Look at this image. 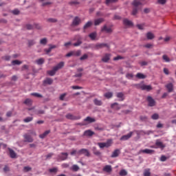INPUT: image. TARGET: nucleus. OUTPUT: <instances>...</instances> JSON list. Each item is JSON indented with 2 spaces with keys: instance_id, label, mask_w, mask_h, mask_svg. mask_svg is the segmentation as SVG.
Segmentation results:
<instances>
[{
  "instance_id": "nucleus-1",
  "label": "nucleus",
  "mask_w": 176,
  "mask_h": 176,
  "mask_svg": "<svg viewBox=\"0 0 176 176\" xmlns=\"http://www.w3.org/2000/svg\"><path fill=\"white\" fill-rule=\"evenodd\" d=\"M142 1L144 0H134L132 3L133 7L132 10V16H135L137 13H138V10L140 9V6L142 5Z\"/></svg>"
},
{
  "instance_id": "nucleus-2",
  "label": "nucleus",
  "mask_w": 176,
  "mask_h": 176,
  "mask_svg": "<svg viewBox=\"0 0 176 176\" xmlns=\"http://www.w3.org/2000/svg\"><path fill=\"white\" fill-rule=\"evenodd\" d=\"M65 64V63L64 62H60L58 65L54 67L52 70L47 72L48 75H50V76H54L56 75V72H57L58 69H61V68L64 67Z\"/></svg>"
},
{
  "instance_id": "nucleus-3",
  "label": "nucleus",
  "mask_w": 176,
  "mask_h": 176,
  "mask_svg": "<svg viewBox=\"0 0 176 176\" xmlns=\"http://www.w3.org/2000/svg\"><path fill=\"white\" fill-rule=\"evenodd\" d=\"M31 135L36 136V132H35L34 131H30L29 133L24 134V142H34V138H32V136Z\"/></svg>"
},
{
  "instance_id": "nucleus-4",
  "label": "nucleus",
  "mask_w": 176,
  "mask_h": 176,
  "mask_svg": "<svg viewBox=\"0 0 176 176\" xmlns=\"http://www.w3.org/2000/svg\"><path fill=\"white\" fill-rule=\"evenodd\" d=\"M98 145L100 149H102V148H109L112 145V140H108L106 142H98Z\"/></svg>"
},
{
  "instance_id": "nucleus-5",
  "label": "nucleus",
  "mask_w": 176,
  "mask_h": 176,
  "mask_svg": "<svg viewBox=\"0 0 176 176\" xmlns=\"http://www.w3.org/2000/svg\"><path fill=\"white\" fill-rule=\"evenodd\" d=\"M67 159H68V153H61L58 155L57 160L58 162H63L67 160Z\"/></svg>"
},
{
  "instance_id": "nucleus-6",
  "label": "nucleus",
  "mask_w": 176,
  "mask_h": 176,
  "mask_svg": "<svg viewBox=\"0 0 176 176\" xmlns=\"http://www.w3.org/2000/svg\"><path fill=\"white\" fill-rule=\"evenodd\" d=\"M138 89H140L141 90H146V91H151V90H152V86L139 84L138 85Z\"/></svg>"
},
{
  "instance_id": "nucleus-7",
  "label": "nucleus",
  "mask_w": 176,
  "mask_h": 176,
  "mask_svg": "<svg viewBox=\"0 0 176 176\" xmlns=\"http://www.w3.org/2000/svg\"><path fill=\"white\" fill-rule=\"evenodd\" d=\"M77 153L78 155H85V156H87V157L90 156V153L89 152V150L86 148L79 150Z\"/></svg>"
},
{
  "instance_id": "nucleus-8",
  "label": "nucleus",
  "mask_w": 176,
  "mask_h": 176,
  "mask_svg": "<svg viewBox=\"0 0 176 176\" xmlns=\"http://www.w3.org/2000/svg\"><path fill=\"white\" fill-rule=\"evenodd\" d=\"M146 100L148 102V107H155L156 105V101L151 96H147Z\"/></svg>"
},
{
  "instance_id": "nucleus-9",
  "label": "nucleus",
  "mask_w": 176,
  "mask_h": 176,
  "mask_svg": "<svg viewBox=\"0 0 176 176\" xmlns=\"http://www.w3.org/2000/svg\"><path fill=\"white\" fill-rule=\"evenodd\" d=\"M80 23H82V20L80 19V18H79V16H76L72 21V25H74V27H76L78 25H79V24H80Z\"/></svg>"
},
{
  "instance_id": "nucleus-10",
  "label": "nucleus",
  "mask_w": 176,
  "mask_h": 176,
  "mask_svg": "<svg viewBox=\"0 0 176 176\" xmlns=\"http://www.w3.org/2000/svg\"><path fill=\"white\" fill-rule=\"evenodd\" d=\"M140 153H146L147 155H152L153 153H155V151L154 150H151L148 148H146L144 150H140L139 151V154Z\"/></svg>"
},
{
  "instance_id": "nucleus-11",
  "label": "nucleus",
  "mask_w": 176,
  "mask_h": 176,
  "mask_svg": "<svg viewBox=\"0 0 176 176\" xmlns=\"http://www.w3.org/2000/svg\"><path fill=\"white\" fill-rule=\"evenodd\" d=\"M111 60V54H104L102 58V63H108Z\"/></svg>"
},
{
  "instance_id": "nucleus-12",
  "label": "nucleus",
  "mask_w": 176,
  "mask_h": 176,
  "mask_svg": "<svg viewBox=\"0 0 176 176\" xmlns=\"http://www.w3.org/2000/svg\"><path fill=\"white\" fill-rule=\"evenodd\" d=\"M133 135V132H130L127 135H124L120 138V141H127L129 138H131Z\"/></svg>"
},
{
  "instance_id": "nucleus-13",
  "label": "nucleus",
  "mask_w": 176,
  "mask_h": 176,
  "mask_svg": "<svg viewBox=\"0 0 176 176\" xmlns=\"http://www.w3.org/2000/svg\"><path fill=\"white\" fill-rule=\"evenodd\" d=\"M123 24L124 25H126V27H133V23L131 21L129 20L128 19H124L123 20Z\"/></svg>"
},
{
  "instance_id": "nucleus-14",
  "label": "nucleus",
  "mask_w": 176,
  "mask_h": 176,
  "mask_svg": "<svg viewBox=\"0 0 176 176\" xmlns=\"http://www.w3.org/2000/svg\"><path fill=\"white\" fill-rule=\"evenodd\" d=\"M165 87L167 89L168 93H172L174 90V85L171 82L168 83Z\"/></svg>"
},
{
  "instance_id": "nucleus-15",
  "label": "nucleus",
  "mask_w": 176,
  "mask_h": 176,
  "mask_svg": "<svg viewBox=\"0 0 176 176\" xmlns=\"http://www.w3.org/2000/svg\"><path fill=\"white\" fill-rule=\"evenodd\" d=\"M95 47L96 50H98V49H102L104 47H109V46L107 43H98L96 45Z\"/></svg>"
},
{
  "instance_id": "nucleus-16",
  "label": "nucleus",
  "mask_w": 176,
  "mask_h": 176,
  "mask_svg": "<svg viewBox=\"0 0 176 176\" xmlns=\"http://www.w3.org/2000/svg\"><path fill=\"white\" fill-rule=\"evenodd\" d=\"M102 32H107V34H111L112 32V29L111 28L107 27L106 25L103 26V28L101 29Z\"/></svg>"
},
{
  "instance_id": "nucleus-17",
  "label": "nucleus",
  "mask_w": 176,
  "mask_h": 176,
  "mask_svg": "<svg viewBox=\"0 0 176 176\" xmlns=\"http://www.w3.org/2000/svg\"><path fill=\"white\" fill-rule=\"evenodd\" d=\"M66 118L70 120H78V119H80L78 117H76L71 113L66 115Z\"/></svg>"
},
{
  "instance_id": "nucleus-18",
  "label": "nucleus",
  "mask_w": 176,
  "mask_h": 176,
  "mask_svg": "<svg viewBox=\"0 0 176 176\" xmlns=\"http://www.w3.org/2000/svg\"><path fill=\"white\" fill-rule=\"evenodd\" d=\"M155 145H156V146H157L158 148H160L161 149H164V148H166V145H164L163 144V142H162L159 140L156 141Z\"/></svg>"
},
{
  "instance_id": "nucleus-19",
  "label": "nucleus",
  "mask_w": 176,
  "mask_h": 176,
  "mask_svg": "<svg viewBox=\"0 0 176 176\" xmlns=\"http://www.w3.org/2000/svg\"><path fill=\"white\" fill-rule=\"evenodd\" d=\"M84 135L86 137H91L92 135H94V132L91 130H87L84 132Z\"/></svg>"
},
{
  "instance_id": "nucleus-20",
  "label": "nucleus",
  "mask_w": 176,
  "mask_h": 176,
  "mask_svg": "<svg viewBox=\"0 0 176 176\" xmlns=\"http://www.w3.org/2000/svg\"><path fill=\"white\" fill-rule=\"evenodd\" d=\"M103 171L105 173H111L112 171V166L111 165H106L103 168Z\"/></svg>"
},
{
  "instance_id": "nucleus-21",
  "label": "nucleus",
  "mask_w": 176,
  "mask_h": 176,
  "mask_svg": "<svg viewBox=\"0 0 176 176\" xmlns=\"http://www.w3.org/2000/svg\"><path fill=\"white\" fill-rule=\"evenodd\" d=\"M53 83V79L50 78H47L45 80H43V85H52Z\"/></svg>"
},
{
  "instance_id": "nucleus-22",
  "label": "nucleus",
  "mask_w": 176,
  "mask_h": 176,
  "mask_svg": "<svg viewBox=\"0 0 176 176\" xmlns=\"http://www.w3.org/2000/svg\"><path fill=\"white\" fill-rule=\"evenodd\" d=\"M84 122H87V123H94V122H96V119L88 116L84 120Z\"/></svg>"
},
{
  "instance_id": "nucleus-23",
  "label": "nucleus",
  "mask_w": 176,
  "mask_h": 176,
  "mask_svg": "<svg viewBox=\"0 0 176 176\" xmlns=\"http://www.w3.org/2000/svg\"><path fill=\"white\" fill-rule=\"evenodd\" d=\"M119 155H120V150H119V149H116V150L113 152V153H112L111 157H118V156H119Z\"/></svg>"
},
{
  "instance_id": "nucleus-24",
  "label": "nucleus",
  "mask_w": 176,
  "mask_h": 176,
  "mask_svg": "<svg viewBox=\"0 0 176 176\" xmlns=\"http://www.w3.org/2000/svg\"><path fill=\"white\" fill-rule=\"evenodd\" d=\"M117 98H120L119 101H124V94L122 92L117 93Z\"/></svg>"
},
{
  "instance_id": "nucleus-25",
  "label": "nucleus",
  "mask_w": 176,
  "mask_h": 176,
  "mask_svg": "<svg viewBox=\"0 0 176 176\" xmlns=\"http://www.w3.org/2000/svg\"><path fill=\"white\" fill-rule=\"evenodd\" d=\"M92 151H93L94 155H95L96 156H101V152L97 150L96 147H93Z\"/></svg>"
},
{
  "instance_id": "nucleus-26",
  "label": "nucleus",
  "mask_w": 176,
  "mask_h": 176,
  "mask_svg": "<svg viewBox=\"0 0 176 176\" xmlns=\"http://www.w3.org/2000/svg\"><path fill=\"white\" fill-rule=\"evenodd\" d=\"M23 104H25V105L30 107V105H32V100H31L30 98H27L23 102Z\"/></svg>"
},
{
  "instance_id": "nucleus-27",
  "label": "nucleus",
  "mask_w": 176,
  "mask_h": 176,
  "mask_svg": "<svg viewBox=\"0 0 176 176\" xmlns=\"http://www.w3.org/2000/svg\"><path fill=\"white\" fill-rule=\"evenodd\" d=\"M103 21H104V19L102 18L96 19L94 21V25H100V24H101V23H103Z\"/></svg>"
},
{
  "instance_id": "nucleus-28",
  "label": "nucleus",
  "mask_w": 176,
  "mask_h": 176,
  "mask_svg": "<svg viewBox=\"0 0 176 176\" xmlns=\"http://www.w3.org/2000/svg\"><path fill=\"white\" fill-rule=\"evenodd\" d=\"M146 38H147V39L152 40L155 38V34H153V33H152L151 32H148L146 34Z\"/></svg>"
},
{
  "instance_id": "nucleus-29",
  "label": "nucleus",
  "mask_w": 176,
  "mask_h": 176,
  "mask_svg": "<svg viewBox=\"0 0 176 176\" xmlns=\"http://www.w3.org/2000/svg\"><path fill=\"white\" fill-rule=\"evenodd\" d=\"M89 38L92 40V41H95L96 38H97V32H94L91 34H89Z\"/></svg>"
},
{
  "instance_id": "nucleus-30",
  "label": "nucleus",
  "mask_w": 176,
  "mask_h": 176,
  "mask_svg": "<svg viewBox=\"0 0 176 176\" xmlns=\"http://www.w3.org/2000/svg\"><path fill=\"white\" fill-rule=\"evenodd\" d=\"M136 78H138V79H145L146 78V76L142 73H138L136 74Z\"/></svg>"
},
{
  "instance_id": "nucleus-31",
  "label": "nucleus",
  "mask_w": 176,
  "mask_h": 176,
  "mask_svg": "<svg viewBox=\"0 0 176 176\" xmlns=\"http://www.w3.org/2000/svg\"><path fill=\"white\" fill-rule=\"evenodd\" d=\"M9 152H10V156L12 157V159H14L16 157V155L14 151H13L12 148H9Z\"/></svg>"
},
{
  "instance_id": "nucleus-32",
  "label": "nucleus",
  "mask_w": 176,
  "mask_h": 176,
  "mask_svg": "<svg viewBox=\"0 0 176 176\" xmlns=\"http://www.w3.org/2000/svg\"><path fill=\"white\" fill-rule=\"evenodd\" d=\"M94 103L95 104V105H97L98 107H101V105H102V101L98 99H94Z\"/></svg>"
},
{
  "instance_id": "nucleus-33",
  "label": "nucleus",
  "mask_w": 176,
  "mask_h": 176,
  "mask_svg": "<svg viewBox=\"0 0 176 176\" xmlns=\"http://www.w3.org/2000/svg\"><path fill=\"white\" fill-rule=\"evenodd\" d=\"M91 25H93V22L91 21H89L87 22V23H85V25L83 27V29L87 30V28H90Z\"/></svg>"
},
{
  "instance_id": "nucleus-34",
  "label": "nucleus",
  "mask_w": 176,
  "mask_h": 176,
  "mask_svg": "<svg viewBox=\"0 0 176 176\" xmlns=\"http://www.w3.org/2000/svg\"><path fill=\"white\" fill-rule=\"evenodd\" d=\"M48 134H50V130H47L45 131L43 133L39 135V137L42 139L45 138V137H46V135H47Z\"/></svg>"
},
{
  "instance_id": "nucleus-35",
  "label": "nucleus",
  "mask_w": 176,
  "mask_h": 176,
  "mask_svg": "<svg viewBox=\"0 0 176 176\" xmlns=\"http://www.w3.org/2000/svg\"><path fill=\"white\" fill-rule=\"evenodd\" d=\"M40 45H43V46L47 45V38H44L40 40Z\"/></svg>"
},
{
  "instance_id": "nucleus-36",
  "label": "nucleus",
  "mask_w": 176,
  "mask_h": 176,
  "mask_svg": "<svg viewBox=\"0 0 176 176\" xmlns=\"http://www.w3.org/2000/svg\"><path fill=\"white\" fill-rule=\"evenodd\" d=\"M162 60H164L165 63H170V58L166 54L162 56Z\"/></svg>"
},
{
  "instance_id": "nucleus-37",
  "label": "nucleus",
  "mask_w": 176,
  "mask_h": 176,
  "mask_svg": "<svg viewBox=\"0 0 176 176\" xmlns=\"http://www.w3.org/2000/svg\"><path fill=\"white\" fill-rule=\"evenodd\" d=\"M36 64H38V65H42V64H43V63H45V59L43 58H41L38 60H36Z\"/></svg>"
},
{
  "instance_id": "nucleus-38",
  "label": "nucleus",
  "mask_w": 176,
  "mask_h": 176,
  "mask_svg": "<svg viewBox=\"0 0 176 176\" xmlns=\"http://www.w3.org/2000/svg\"><path fill=\"white\" fill-rule=\"evenodd\" d=\"M81 43H82V41L80 40V37L78 36V39L77 42L74 43L73 44V46H75V47L80 46Z\"/></svg>"
},
{
  "instance_id": "nucleus-39",
  "label": "nucleus",
  "mask_w": 176,
  "mask_h": 176,
  "mask_svg": "<svg viewBox=\"0 0 176 176\" xmlns=\"http://www.w3.org/2000/svg\"><path fill=\"white\" fill-rule=\"evenodd\" d=\"M21 64H23V62L19 60H14L12 61V65H20Z\"/></svg>"
},
{
  "instance_id": "nucleus-40",
  "label": "nucleus",
  "mask_w": 176,
  "mask_h": 176,
  "mask_svg": "<svg viewBox=\"0 0 176 176\" xmlns=\"http://www.w3.org/2000/svg\"><path fill=\"white\" fill-rule=\"evenodd\" d=\"M30 96H33L34 97H36L37 98H42L43 97V96L38 93H32L30 94Z\"/></svg>"
},
{
  "instance_id": "nucleus-41",
  "label": "nucleus",
  "mask_w": 176,
  "mask_h": 176,
  "mask_svg": "<svg viewBox=\"0 0 176 176\" xmlns=\"http://www.w3.org/2000/svg\"><path fill=\"white\" fill-rule=\"evenodd\" d=\"M144 176H151V169L146 168L144 170Z\"/></svg>"
},
{
  "instance_id": "nucleus-42",
  "label": "nucleus",
  "mask_w": 176,
  "mask_h": 176,
  "mask_svg": "<svg viewBox=\"0 0 176 176\" xmlns=\"http://www.w3.org/2000/svg\"><path fill=\"white\" fill-rule=\"evenodd\" d=\"M33 119H34V118H32V117H27L26 118H25L23 120V122L25 123H30V122H32Z\"/></svg>"
},
{
  "instance_id": "nucleus-43",
  "label": "nucleus",
  "mask_w": 176,
  "mask_h": 176,
  "mask_svg": "<svg viewBox=\"0 0 176 176\" xmlns=\"http://www.w3.org/2000/svg\"><path fill=\"white\" fill-rule=\"evenodd\" d=\"M113 96V94L112 92H107L104 94V97L106 98H112Z\"/></svg>"
},
{
  "instance_id": "nucleus-44",
  "label": "nucleus",
  "mask_w": 176,
  "mask_h": 176,
  "mask_svg": "<svg viewBox=\"0 0 176 176\" xmlns=\"http://www.w3.org/2000/svg\"><path fill=\"white\" fill-rule=\"evenodd\" d=\"M79 168H80L79 166L76 164L73 165L72 167V170L75 172L79 171Z\"/></svg>"
},
{
  "instance_id": "nucleus-45",
  "label": "nucleus",
  "mask_w": 176,
  "mask_h": 176,
  "mask_svg": "<svg viewBox=\"0 0 176 176\" xmlns=\"http://www.w3.org/2000/svg\"><path fill=\"white\" fill-rule=\"evenodd\" d=\"M120 175L121 176H126L127 175V171L124 169H122L120 171Z\"/></svg>"
},
{
  "instance_id": "nucleus-46",
  "label": "nucleus",
  "mask_w": 176,
  "mask_h": 176,
  "mask_svg": "<svg viewBox=\"0 0 176 176\" xmlns=\"http://www.w3.org/2000/svg\"><path fill=\"white\" fill-rule=\"evenodd\" d=\"M87 58H89V55H87V54H84L83 56H82L80 58V60L81 61H83V60H87Z\"/></svg>"
},
{
  "instance_id": "nucleus-47",
  "label": "nucleus",
  "mask_w": 176,
  "mask_h": 176,
  "mask_svg": "<svg viewBox=\"0 0 176 176\" xmlns=\"http://www.w3.org/2000/svg\"><path fill=\"white\" fill-rule=\"evenodd\" d=\"M151 119H153V120H157V119H159V114H157V113H154V114L151 116Z\"/></svg>"
},
{
  "instance_id": "nucleus-48",
  "label": "nucleus",
  "mask_w": 176,
  "mask_h": 176,
  "mask_svg": "<svg viewBox=\"0 0 176 176\" xmlns=\"http://www.w3.org/2000/svg\"><path fill=\"white\" fill-rule=\"evenodd\" d=\"M47 21L48 23H57V19H53V18H50V19H47Z\"/></svg>"
},
{
  "instance_id": "nucleus-49",
  "label": "nucleus",
  "mask_w": 176,
  "mask_h": 176,
  "mask_svg": "<svg viewBox=\"0 0 176 176\" xmlns=\"http://www.w3.org/2000/svg\"><path fill=\"white\" fill-rule=\"evenodd\" d=\"M118 2V0H106V5H109V3H115Z\"/></svg>"
},
{
  "instance_id": "nucleus-50",
  "label": "nucleus",
  "mask_w": 176,
  "mask_h": 176,
  "mask_svg": "<svg viewBox=\"0 0 176 176\" xmlns=\"http://www.w3.org/2000/svg\"><path fill=\"white\" fill-rule=\"evenodd\" d=\"M69 5H71L72 6H74V5H79V2L76 0H74V1H70L69 3Z\"/></svg>"
},
{
  "instance_id": "nucleus-51",
  "label": "nucleus",
  "mask_w": 176,
  "mask_h": 176,
  "mask_svg": "<svg viewBox=\"0 0 176 176\" xmlns=\"http://www.w3.org/2000/svg\"><path fill=\"white\" fill-rule=\"evenodd\" d=\"M28 46H34L35 45V41L34 40H28Z\"/></svg>"
},
{
  "instance_id": "nucleus-52",
  "label": "nucleus",
  "mask_w": 176,
  "mask_h": 176,
  "mask_svg": "<svg viewBox=\"0 0 176 176\" xmlns=\"http://www.w3.org/2000/svg\"><path fill=\"white\" fill-rule=\"evenodd\" d=\"M50 173H57V171H58V168H50L49 170Z\"/></svg>"
},
{
  "instance_id": "nucleus-53",
  "label": "nucleus",
  "mask_w": 176,
  "mask_h": 176,
  "mask_svg": "<svg viewBox=\"0 0 176 176\" xmlns=\"http://www.w3.org/2000/svg\"><path fill=\"white\" fill-rule=\"evenodd\" d=\"M65 96H67V94H63L60 96L59 97V100H60V101H64V98H65Z\"/></svg>"
},
{
  "instance_id": "nucleus-54",
  "label": "nucleus",
  "mask_w": 176,
  "mask_h": 176,
  "mask_svg": "<svg viewBox=\"0 0 176 176\" xmlns=\"http://www.w3.org/2000/svg\"><path fill=\"white\" fill-rule=\"evenodd\" d=\"M72 89H73L74 90H80L83 89V87L79 86H72Z\"/></svg>"
},
{
  "instance_id": "nucleus-55",
  "label": "nucleus",
  "mask_w": 176,
  "mask_h": 176,
  "mask_svg": "<svg viewBox=\"0 0 176 176\" xmlns=\"http://www.w3.org/2000/svg\"><path fill=\"white\" fill-rule=\"evenodd\" d=\"M144 47H146V49H151V47H153V45L148 43L144 45Z\"/></svg>"
},
{
  "instance_id": "nucleus-56",
  "label": "nucleus",
  "mask_w": 176,
  "mask_h": 176,
  "mask_svg": "<svg viewBox=\"0 0 176 176\" xmlns=\"http://www.w3.org/2000/svg\"><path fill=\"white\" fill-rule=\"evenodd\" d=\"M115 106H117L116 107V109H120V107L118 106V103L117 102L112 104H111V108H115Z\"/></svg>"
},
{
  "instance_id": "nucleus-57",
  "label": "nucleus",
  "mask_w": 176,
  "mask_h": 176,
  "mask_svg": "<svg viewBox=\"0 0 176 176\" xmlns=\"http://www.w3.org/2000/svg\"><path fill=\"white\" fill-rule=\"evenodd\" d=\"M167 160V157L166 155H162L160 157V161L161 162H166Z\"/></svg>"
},
{
  "instance_id": "nucleus-58",
  "label": "nucleus",
  "mask_w": 176,
  "mask_h": 176,
  "mask_svg": "<svg viewBox=\"0 0 176 176\" xmlns=\"http://www.w3.org/2000/svg\"><path fill=\"white\" fill-rule=\"evenodd\" d=\"M24 171H25L26 173H28V171H31V167L30 166H25L23 168Z\"/></svg>"
},
{
  "instance_id": "nucleus-59",
  "label": "nucleus",
  "mask_w": 176,
  "mask_h": 176,
  "mask_svg": "<svg viewBox=\"0 0 176 176\" xmlns=\"http://www.w3.org/2000/svg\"><path fill=\"white\" fill-rule=\"evenodd\" d=\"M122 59H123V57H122L120 56H118L113 58L114 61H118V60H122Z\"/></svg>"
},
{
  "instance_id": "nucleus-60",
  "label": "nucleus",
  "mask_w": 176,
  "mask_h": 176,
  "mask_svg": "<svg viewBox=\"0 0 176 176\" xmlns=\"http://www.w3.org/2000/svg\"><path fill=\"white\" fill-rule=\"evenodd\" d=\"M26 28L27 30H34V25L28 24L26 25Z\"/></svg>"
},
{
  "instance_id": "nucleus-61",
  "label": "nucleus",
  "mask_w": 176,
  "mask_h": 176,
  "mask_svg": "<svg viewBox=\"0 0 176 176\" xmlns=\"http://www.w3.org/2000/svg\"><path fill=\"white\" fill-rule=\"evenodd\" d=\"M12 13L13 14H19L20 11H19V10L16 9V10H12Z\"/></svg>"
},
{
  "instance_id": "nucleus-62",
  "label": "nucleus",
  "mask_w": 176,
  "mask_h": 176,
  "mask_svg": "<svg viewBox=\"0 0 176 176\" xmlns=\"http://www.w3.org/2000/svg\"><path fill=\"white\" fill-rule=\"evenodd\" d=\"M164 73L165 74V75H168L170 74V72L168 71V69L167 68H164Z\"/></svg>"
},
{
  "instance_id": "nucleus-63",
  "label": "nucleus",
  "mask_w": 176,
  "mask_h": 176,
  "mask_svg": "<svg viewBox=\"0 0 176 176\" xmlns=\"http://www.w3.org/2000/svg\"><path fill=\"white\" fill-rule=\"evenodd\" d=\"M133 74H126V78H127V79H131V78H133Z\"/></svg>"
},
{
  "instance_id": "nucleus-64",
  "label": "nucleus",
  "mask_w": 176,
  "mask_h": 176,
  "mask_svg": "<svg viewBox=\"0 0 176 176\" xmlns=\"http://www.w3.org/2000/svg\"><path fill=\"white\" fill-rule=\"evenodd\" d=\"M137 28H138V30H144V25L138 24Z\"/></svg>"
}]
</instances>
